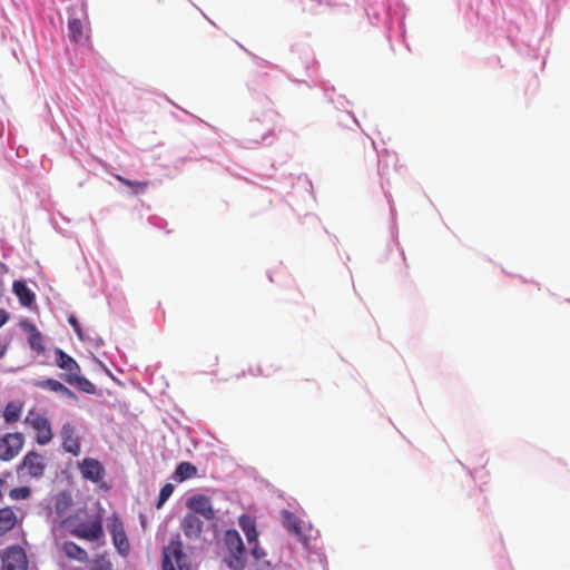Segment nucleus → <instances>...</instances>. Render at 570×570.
<instances>
[{"label": "nucleus", "instance_id": "nucleus-1", "mask_svg": "<svg viewBox=\"0 0 570 570\" xmlns=\"http://www.w3.org/2000/svg\"><path fill=\"white\" fill-rule=\"evenodd\" d=\"M60 525L75 538L87 542H100L105 540L102 518L100 515H87L79 512L65 518Z\"/></svg>", "mask_w": 570, "mask_h": 570}, {"label": "nucleus", "instance_id": "nucleus-2", "mask_svg": "<svg viewBox=\"0 0 570 570\" xmlns=\"http://www.w3.org/2000/svg\"><path fill=\"white\" fill-rule=\"evenodd\" d=\"M163 570H191L187 554L179 539L170 540L163 549Z\"/></svg>", "mask_w": 570, "mask_h": 570}, {"label": "nucleus", "instance_id": "nucleus-3", "mask_svg": "<svg viewBox=\"0 0 570 570\" xmlns=\"http://www.w3.org/2000/svg\"><path fill=\"white\" fill-rule=\"evenodd\" d=\"M225 543L229 551L227 564L233 570H243L246 562V549L239 533L228 530L225 535Z\"/></svg>", "mask_w": 570, "mask_h": 570}, {"label": "nucleus", "instance_id": "nucleus-4", "mask_svg": "<svg viewBox=\"0 0 570 570\" xmlns=\"http://www.w3.org/2000/svg\"><path fill=\"white\" fill-rule=\"evenodd\" d=\"M46 468L47 463L45 456L36 451H30L17 466V473L18 475L40 479L43 476Z\"/></svg>", "mask_w": 570, "mask_h": 570}, {"label": "nucleus", "instance_id": "nucleus-5", "mask_svg": "<svg viewBox=\"0 0 570 570\" xmlns=\"http://www.w3.org/2000/svg\"><path fill=\"white\" fill-rule=\"evenodd\" d=\"M26 423L37 432L36 442L39 445H46L52 440L51 424L45 415L30 411L26 417Z\"/></svg>", "mask_w": 570, "mask_h": 570}, {"label": "nucleus", "instance_id": "nucleus-6", "mask_svg": "<svg viewBox=\"0 0 570 570\" xmlns=\"http://www.w3.org/2000/svg\"><path fill=\"white\" fill-rule=\"evenodd\" d=\"M24 444V436L20 432L7 433L0 438V460L11 461Z\"/></svg>", "mask_w": 570, "mask_h": 570}, {"label": "nucleus", "instance_id": "nucleus-7", "mask_svg": "<svg viewBox=\"0 0 570 570\" xmlns=\"http://www.w3.org/2000/svg\"><path fill=\"white\" fill-rule=\"evenodd\" d=\"M108 530L112 538V543L121 556H127L130 544L119 517L114 515L108 523Z\"/></svg>", "mask_w": 570, "mask_h": 570}, {"label": "nucleus", "instance_id": "nucleus-8", "mask_svg": "<svg viewBox=\"0 0 570 570\" xmlns=\"http://www.w3.org/2000/svg\"><path fill=\"white\" fill-rule=\"evenodd\" d=\"M28 560L24 550L19 546L7 549L2 557L1 570H27Z\"/></svg>", "mask_w": 570, "mask_h": 570}, {"label": "nucleus", "instance_id": "nucleus-9", "mask_svg": "<svg viewBox=\"0 0 570 570\" xmlns=\"http://www.w3.org/2000/svg\"><path fill=\"white\" fill-rule=\"evenodd\" d=\"M60 435L62 440V449L67 453H70L73 456H78L81 453V443L76 428L71 423L67 422L62 424Z\"/></svg>", "mask_w": 570, "mask_h": 570}, {"label": "nucleus", "instance_id": "nucleus-10", "mask_svg": "<svg viewBox=\"0 0 570 570\" xmlns=\"http://www.w3.org/2000/svg\"><path fill=\"white\" fill-rule=\"evenodd\" d=\"M78 468L82 478L94 483L99 482L105 475V469L102 464L92 458L83 459L78 463Z\"/></svg>", "mask_w": 570, "mask_h": 570}, {"label": "nucleus", "instance_id": "nucleus-11", "mask_svg": "<svg viewBox=\"0 0 570 570\" xmlns=\"http://www.w3.org/2000/svg\"><path fill=\"white\" fill-rule=\"evenodd\" d=\"M187 507L195 513L200 514L206 520H213L215 512L212 505V501L208 497L197 494L188 499Z\"/></svg>", "mask_w": 570, "mask_h": 570}, {"label": "nucleus", "instance_id": "nucleus-12", "mask_svg": "<svg viewBox=\"0 0 570 570\" xmlns=\"http://www.w3.org/2000/svg\"><path fill=\"white\" fill-rule=\"evenodd\" d=\"M55 356L56 365L66 372L62 375V379L66 382L68 381V379L76 375L77 373H81L79 364L62 350L56 348Z\"/></svg>", "mask_w": 570, "mask_h": 570}, {"label": "nucleus", "instance_id": "nucleus-13", "mask_svg": "<svg viewBox=\"0 0 570 570\" xmlns=\"http://www.w3.org/2000/svg\"><path fill=\"white\" fill-rule=\"evenodd\" d=\"M203 525V521L195 513H187L181 521V529L187 538H199Z\"/></svg>", "mask_w": 570, "mask_h": 570}, {"label": "nucleus", "instance_id": "nucleus-14", "mask_svg": "<svg viewBox=\"0 0 570 570\" xmlns=\"http://www.w3.org/2000/svg\"><path fill=\"white\" fill-rule=\"evenodd\" d=\"M60 549L65 553V556L70 560H75L81 563H86L89 560L88 552L73 541L68 540L62 542Z\"/></svg>", "mask_w": 570, "mask_h": 570}, {"label": "nucleus", "instance_id": "nucleus-15", "mask_svg": "<svg viewBox=\"0 0 570 570\" xmlns=\"http://www.w3.org/2000/svg\"><path fill=\"white\" fill-rule=\"evenodd\" d=\"M12 291L18 297L20 304L24 307H30L36 301L35 293L28 288L22 281H14L12 284Z\"/></svg>", "mask_w": 570, "mask_h": 570}, {"label": "nucleus", "instance_id": "nucleus-16", "mask_svg": "<svg viewBox=\"0 0 570 570\" xmlns=\"http://www.w3.org/2000/svg\"><path fill=\"white\" fill-rule=\"evenodd\" d=\"M18 523V515L11 507L0 509V537L11 531Z\"/></svg>", "mask_w": 570, "mask_h": 570}, {"label": "nucleus", "instance_id": "nucleus-17", "mask_svg": "<svg viewBox=\"0 0 570 570\" xmlns=\"http://www.w3.org/2000/svg\"><path fill=\"white\" fill-rule=\"evenodd\" d=\"M73 505V499L69 491L58 492L53 499V509L57 515L61 517L67 513Z\"/></svg>", "mask_w": 570, "mask_h": 570}, {"label": "nucleus", "instance_id": "nucleus-18", "mask_svg": "<svg viewBox=\"0 0 570 570\" xmlns=\"http://www.w3.org/2000/svg\"><path fill=\"white\" fill-rule=\"evenodd\" d=\"M23 327L29 332V345L36 351L38 354L45 352V346L42 344V334L32 323H23Z\"/></svg>", "mask_w": 570, "mask_h": 570}, {"label": "nucleus", "instance_id": "nucleus-19", "mask_svg": "<svg viewBox=\"0 0 570 570\" xmlns=\"http://www.w3.org/2000/svg\"><path fill=\"white\" fill-rule=\"evenodd\" d=\"M283 524L284 527L295 534L297 539L303 537L301 520L292 512L287 510L282 511Z\"/></svg>", "mask_w": 570, "mask_h": 570}, {"label": "nucleus", "instance_id": "nucleus-20", "mask_svg": "<svg viewBox=\"0 0 570 570\" xmlns=\"http://www.w3.org/2000/svg\"><path fill=\"white\" fill-rule=\"evenodd\" d=\"M35 386L49 390L57 393H63L70 397L75 396V393L70 391L67 386H65L61 382L55 380V379H47L42 381H37L35 383Z\"/></svg>", "mask_w": 570, "mask_h": 570}, {"label": "nucleus", "instance_id": "nucleus-21", "mask_svg": "<svg viewBox=\"0 0 570 570\" xmlns=\"http://www.w3.org/2000/svg\"><path fill=\"white\" fill-rule=\"evenodd\" d=\"M197 475V468L189 462H181L177 465L174 472V480L183 482Z\"/></svg>", "mask_w": 570, "mask_h": 570}, {"label": "nucleus", "instance_id": "nucleus-22", "mask_svg": "<svg viewBox=\"0 0 570 570\" xmlns=\"http://www.w3.org/2000/svg\"><path fill=\"white\" fill-rule=\"evenodd\" d=\"M67 383L71 384V385H76L80 391L88 393V394H94L96 392L95 384L91 383L85 376H81V373H77L76 375L68 379Z\"/></svg>", "mask_w": 570, "mask_h": 570}, {"label": "nucleus", "instance_id": "nucleus-23", "mask_svg": "<svg viewBox=\"0 0 570 570\" xmlns=\"http://www.w3.org/2000/svg\"><path fill=\"white\" fill-rule=\"evenodd\" d=\"M114 177L121 184L131 188L134 194H136V195L144 194L149 187V181H147V180H142V181L130 180V179L125 178L121 175H114Z\"/></svg>", "mask_w": 570, "mask_h": 570}, {"label": "nucleus", "instance_id": "nucleus-24", "mask_svg": "<svg viewBox=\"0 0 570 570\" xmlns=\"http://www.w3.org/2000/svg\"><path fill=\"white\" fill-rule=\"evenodd\" d=\"M21 405L14 402H10L6 405L3 411V419L7 423H14L20 419L21 415Z\"/></svg>", "mask_w": 570, "mask_h": 570}, {"label": "nucleus", "instance_id": "nucleus-25", "mask_svg": "<svg viewBox=\"0 0 570 570\" xmlns=\"http://www.w3.org/2000/svg\"><path fill=\"white\" fill-rule=\"evenodd\" d=\"M68 29L70 32V37L76 42L82 41L86 39V36L83 33V27L79 19H71L68 23Z\"/></svg>", "mask_w": 570, "mask_h": 570}, {"label": "nucleus", "instance_id": "nucleus-26", "mask_svg": "<svg viewBox=\"0 0 570 570\" xmlns=\"http://www.w3.org/2000/svg\"><path fill=\"white\" fill-rule=\"evenodd\" d=\"M240 525L249 543L257 540L258 532L255 523L249 518L240 519Z\"/></svg>", "mask_w": 570, "mask_h": 570}, {"label": "nucleus", "instance_id": "nucleus-27", "mask_svg": "<svg viewBox=\"0 0 570 570\" xmlns=\"http://www.w3.org/2000/svg\"><path fill=\"white\" fill-rule=\"evenodd\" d=\"M31 495V489L29 487H17L10 490L9 498L13 501L27 500Z\"/></svg>", "mask_w": 570, "mask_h": 570}, {"label": "nucleus", "instance_id": "nucleus-28", "mask_svg": "<svg viewBox=\"0 0 570 570\" xmlns=\"http://www.w3.org/2000/svg\"><path fill=\"white\" fill-rule=\"evenodd\" d=\"M174 492V487L173 484L170 483H166L161 489H160V492H159V497H158V501H157V504L156 507L159 509L168 499L169 497L173 494Z\"/></svg>", "mask_w": 570, "mask_h": 570}, {"label": "nucleus", "instance_id": "nucleus-29", "mask_svg": "<svg viewBox=\"0 0 570 570\" xmlns=\"http://www.w3.org/2000/svg\"><path fill=\"white\" fill-rule=\"evenodd\" d=\"M68 322L69 324L72 326L73 331L77 333V335L82 338V333H81V328H80V325L78 323V320L75 315H70L68 317Z\"/></svg>", "mask_w": 570, "mask_h": 570}, {"label": "nucleus", "instance_id": "nucleus-30", "mask_svg": "<svg viewBox=\"0 0 570 570\" xmlns=\"http://www.w3.org/2000/svg\"><path fill=\"white\" fill-rule=\"evenodd\" d=\"M8 272V266L0 262V274H4ZM3 291H4V285H3V281L0 278V297L3 295Z\"/></svg>", "mask_w": 570, "mask_h": 570}, {"label": "nucleus", "instance_id": "nucleus-31", "mask_svg": "<svg viewBox=\"0 0 570 570\" xmlns=\"http://www.w3.org/2000/svg\"><path fill=\"white\" fill-rule=\"evenodd\" d=\"M9 320V314L6 309L0 308V327L3 326Z\"/></svg>", "mask_w": 570, "mask_h": 570}, {"label": "nucleus", "instance_id": "nucleus-32", "mask_svg": "<svg viewBox=\"0 0 570 570\" xmlns=\"http://www.w3.org/2000/svg\"><path fill=\"white\" fill-rule=\"evenodd\" d=\"M250 371H252V373H253L254 375H256V374L265 375V376H269V375H271V372L265 371V370H263V368H261V367H258V366L256 367V370H255V371H254L253 368H250Z\"/></svg>", "mask_w": 570, "mask_h": 570}, {"label": "nucleus", "instance_id": "nucleus-33", "mask_svg": "<svg viewBox=\"0 0 570 570\" xmlns=\"http://www.w3.org/2000/svg\"><path fill=\"white\" fill-rule=\"evenodd\" d=\"M4 485V481L0 479V500L2 499V488Z\"/></svg>", "mask_w": 570, "mask_h": 570}]
</instances>
